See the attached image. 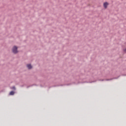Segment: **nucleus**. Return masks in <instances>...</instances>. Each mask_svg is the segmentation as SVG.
Segmentation results:
<instances>
[{"label": "nucleus", "mask_w": 126, "mask_h": 126, "mask_svg": "<svg viewBox=\"0 0 126 126\" xmlns=\"http://www.w3.org/2000/svg\"><path fill=\"white\" fill-rule=\"evenodd\" d=\"M13 53L14 54H17V53H18V51H17V47L14 46L12 49Z\"/></svg>", "instance_id": "obj_1"}, {"label": "nucleus", "mask_w": 126, "mask_h": 126, "mask_svg": "<svg viewBox=\"0 0 126 126\" xmlns=\"http://www.w3.org/2000/svg\"><path fill=\"white\" fill-rule=\"evenodd\" d=\"M108 5H109V3H108L107 2H105L103 3V6H104V8H107L108 7Z\"/></svg>", "instance_id": "obj_2"}, {"label": "nucleus", "mask_w": 126, "mask_h": 126, "mask_svg": "<svg viewBox=\"0 0 126 126\" xmlns=\"http://www.w3.org/2000/svg\"><path fill=\"white\" fill-rule=\"evenodd\" d=\"M12 89H13L14 90H15V87H13L12 88Z\"/></svg>", "instance_id": "obj_5"}, {"label": "nucleus", "mask_w": 126, "mask_h": 126, "mask_svg": "<svg viewBox=\"0 0 126 126\" xmlns=\"http://www.w3.org/2000/svg\"><path fill=\"white\" fill-rule=\"evenodd\" d=\"M124 52H125V53H126V48L124 50Z\"/></svg>", "instance_id": "obj_6"}, {"label": "nucleus", "mask_w": 126, "mask_h": 126, "mask_svg": "<svg viewBox=\"0 0 126 126\" xmlns=\"http://www.w3.org/2000/svg\"><path fill=\"white\" fill-rule=\"evenodd\" d=\"M9 95H14V92L11 91L9 93Z\"/></svg>", "instance_id": "obj_4"}, {"label": "nucleus", "mask_w": 126, "mask_h": 126, "mask_svg": "<svg viewBox=\"0 0 126 126\" xmlns=\"http://www.w3.org/2000/svg\"><path fill=\"white\" fill-rule=\"evenodd\" d=\"M27 66L29 69H31V68H32V66L30 64H27Z\"/></svg>", "instance_id": "obj_3"}]
</instances>
